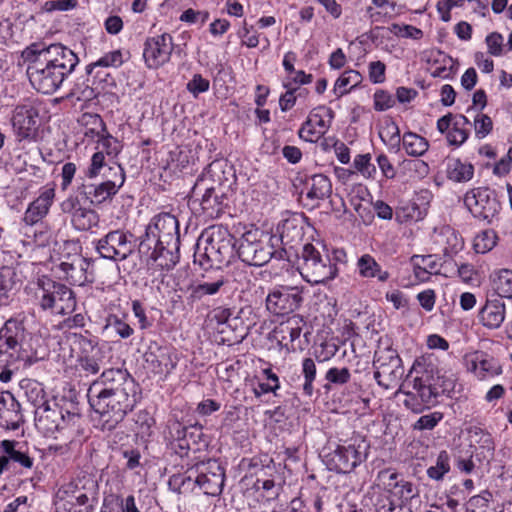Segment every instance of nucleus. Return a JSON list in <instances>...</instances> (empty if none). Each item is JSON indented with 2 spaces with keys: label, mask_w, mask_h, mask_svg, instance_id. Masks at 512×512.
<instances>
[{
  "label": "nucleus",
  "mask_w": 512,
  "mask_h": 512,
  "mask_svg": "<svg viewBox=\"0 0 512 512\" xmlns=\"http://www.w3.org/2000/svg\"><path fill=\"white\" fill-rule=\"evenodd\" d=\"M91 408L100 415L103 431H111L133 410L140 398L138 384L126 370L108 369L87 391Z\"/></svg>",
  "instance_id": "nucleus-1"
},
{
  "label": "nucleus",
  "mask_w": 512,
  "mask_h": 512,
  "mask_svg": "<svg viewBox=\"0 0 512 512\" xmlns=\"http://www.w3.org/2000/svg\"><path fill=\"white\" fill-rule=\"evenodd\" d=\"M21 57L33 88L47 95L60 89L79 62L78 56L61 43L49 46L32 43L22 51Z\"/></svg>",
  "instance_id": "nucleus-2"
},
{
  "label": "nucleus",
  "mask_w": 512,
  "mask_h": 512,
  "mask_svg": "<svg viewBox=\"0 0 512 512\" xmlns=\"http://www.w3.org/2000/svg\"><path fill=\"white\" fill-rule=\"evenodd\" d=\"M408 377L413 378L414 392H405L403 403L414 413L435 406L442 395L450 396L457 381L454 373L439 370L431 356L415 359Z\"/></svg>",
  "instance_id": "nucleus-3"
},
{
  "label": "nucleus",
  "mask_w": 512,
  "mask_h": 512,
  "mask_svg": "<svg viewBox=\"0 0 512 512\" xmlns=\"http://www.w3.org/2000/svg\"><path fill=\"white\" fill-rule=\"evenodd\" d=\"M220 174L224 171L219 164H210L208 169L197 178L191 194L200 201L203 213L209 218L220 217L228 206V195L231 192V185L227 178L223 179Z\"/></svg>",
  "instance_id": "nucleus-4"
},
{
  "label": "nucleus",
  "mask_w": 512,
  "mask_h": 512,
  "mask_svg": "<svg viewBox=\"0 0 512 512\" xmlns=\"http://www.w3.org/2000/svg\"><path fill=\"white\" fill-rule=\"evenodd\" d=\"M32 334L23 319L12 317L0 328V368L23 361L34 364L43 359L30 345Z\"/></svg>",
  "instance_id": "nucleus-5"
},
{
  "label": "nucleus",
  "mask_w": 512,
  "mask_h": 512,
  "mask_svg": "<svg viewBox=\"0 0 512 512\" xmlns=\"http://www.w3.org/2000/svg\"><path fill=\"white\" fill-rule=\"evenodd\" d=\"M234 248L235 238L226 227L211 226L198 239L194 262L201 266L229 262Z\"/></svg>",
  "instance_id": "nucleus-6"
},
{
  "label": "nucleus",
  "mask_w": 512,
  "mask_h": 512,
  "mask_svg": "<svg viewBox=\"0 0 512 512\" xmlns=\"http://www.w3.org/2000/svg\"><path fill=\"white\" fill-rule=\"evenodd\" d=\"M369 449V442L356 435L338 443H329L323 450V461L331 471L350 473L366 461Z\"/></svg>",
  "instance_id": "nucleus-7"
},
{
  "label": "nucleus",
  "mask_w": 512,
  "mask_h": 512,
  "mask_svg": "<svg viewBox=\"0 0 512 512\" xmlns=\"http://www.w3.org/2000/svg\"><path fill=\"white\" fill-rule=\"evenodd\" d=\"M298 270L302 278L312 284H324L338 275V267L332 263L325 246L317 243L304 244Z\"/></svg>",
  "instance_id": "nucleus-8"
},
{
  "label": "nucleus",
  "mask_w": 512,
  "mask_h": 512,
  "mask_svg": "<svg viewBox=\"0 0 512 512\" xmlns=\"http://www.w3.org/2000/svg\"><path fill=\"white\" fill-rule=\"evenodd\" d=\"M38 285L37 298L41 309L56 315H67L75 310V295L65 284L44 277Z\"/></svg>",
  "instance_id": "nucleus-9"
},
{
  "label": "nucleus",
  "mask_w": 512,
  "mask_h": 512,
  "mask_svg": "<svg viewBox=\"0 0 512 512\" xmlns=\"http://www.w3.org/2000/svg\"><path fill=\"white\" fill-rule=\"evenodd\" d=\"M170 244V247L180 244L178 219L170 213L155 215L146 227L144 236L139 243V253H148L152 244Z\"/></svg>",
  "instance_id": "nucleus-10"
},
{
  "label": "nucleus",
  "mask_w": 512,
  "mask_h": 512,
  "mask_svg": "<svg viewBox=\"0 0 512 512\" xmlns=\"http://www.w3.org/2000/svg\"><path fill=\"white\" fill-rule=\"evenodd\" d=\"M273 238L258 229L246 231L239 239V258L250 266L261 267L267 264L273 256Z\"/></svg>",
  "instance_id": "nucleus-11"
},
{
  "label": "nucleus",
  "mask_w": 512,
  "mask_h": 512,
  "mask_svg": "<svg viewBox=\"0 0 512 512\" xmlns=\"http://www.w3.org/2000/svg\"><path fill=\"white\" fill-rule=\"evenodd\" d=\"M111 176L100 183H82L77 186V193L83 199L93 206H99L112 198L118 193L119 189L124 185L126 175L124 168L114 163L108 168Z\"/></svg>",
  "instance_id": "nucleus-12"
},
{
  "label": "nucleus",
  "mask_w": 512,
  "mask_h": 512,
  "mask_svg": "<svg viewBox=\"0 0 512 512\" xmlns=\"http://www.w3.org/2000/svg\"><path fill=\"white\" fill-rule=\"evenodd\" d=\"M373 368L377 384L387 390L395 388L405 372L402 359L392 347H379L375 351Z\"/></svg>",
  "instance_id": "nucleus-13"
},
{
  "label": "nucleus",
  "mask_w": 512,
  "mask_h": 512,
  "mask_svg": "<svg viewBox=\"0 0 512 512\" xmlns=\"http://www.w3.org/2000/svg\"><path fill=\"white\" fill-rule=\"evenodd\" d=\"M10 122L17 141L34 140L40 125L38 106L32 101L16 105L12 110Z\"/></svg>",
  "instance_id": "nucleus-14"
},
{
  "label": "nucleus",
  "mask_w": 512,
  "mask_h": 512,
  "mask_svg": "<svg viewBox=\"0 0 512 512\" xmlns=\"http://www.w3.org/2000/svg\"><path fill=\"white\" fill-rule=\"evenodd\" d=\"M464 204L475 218L487 223H491L500 209L495 192L487 187L473 188L468 191L464 196Z\"/></svg>",
  "instance_id": "nucleus-15"
},
{
  "label": "nucleus",
  "mask_w": 512,
  "mask_h": 512,
  "mask_svg": "<svg viewBox=\"0 0 512 512\" xmlns=\"http://www.w3.org/2000/svg\"><path fill=\"white\" fill-rule=\"evenodd\" d=\"M303 302L302 290L296 286H276L266 296V309L276 316H285L297 310Z\"/></svg>",
  "instance_id": "nucleus-16"
},
{
  "label": "nucleus",
  "mask_w": 512,
  "mask_h": 512,
  "mask_svg": "<svg viewBox=\"0 0 512 512\" xmlns=\"http://www.w3.org/2000/svg\"><path fill=\"white\" fill-rule=\"evenodd\" d=\"M196 487L209 496H219L225 482V469L215 459L196 463Z\"/></svg>",
  "instance_id": "nucleus-17"
},
{
  "label": "nucleus",
  "mask_w": 512,
  "mask_h": 512,
  "mask_svg": "<svg viewBox=\"0 0 512 512\" xmlns=\"http://www.w3.org/2000/svg\"><path fill=\"white\" fill-rule=\"evenodd\" d=\"M134 243L122 230H113L98 240L96 249L102 258L122 261L134 251Z\"/></svg>",
  "instance_id": "nucleus-18"
},
{
  "label": "nucleus",
  "mask_w": 512,
  "mask_h": 512,
  "mask_svg": "<svg viewBox=\"0 0 512 512\" xmlns=\"http://www.w3.org/2000/svg\"><path fill=\"white\" fill-rule=\"evenodd\" d=\"M174 49L169 33L148 37L144 43L143 58L149 69H157L170 60Z\"/></svg>",
  "instance_id": "nucleus-19"
},
{
  "label": "nucleus",
  "mask_w": 512,
  "mask_h": 512,
  "mask_svg": "<svg viewBox=\"0 0 512 512\" xmlns=\"http://www.w3.org/2000/svg\"><path fill=\"white\" fill-rule=\"evenodd\" d=\"M148 367L155 374L169 375L177 365V356L171 346L151 341L144 353Z\"/></svg>",
  "instance_id": "nucleus-20"
},
{
  "label": "nucleus",
  "mask_w": 512,
  "mask_h": 512,
  "mask_svg": "<svg viewBox=\"0 0 512 512\" xmlns=\"http://www.w3.org/2000/svg\"><path fill=\"white\" fill-rule=\"evenodd\" d=\"M61 209L64 213L71 214V222L79 231H88L96 226L99 221L95 210L82 207L76 196H69L61 203Z\"/></svg>",
  "instance_id": "nucleus-21"
},
{
  "label": "nucleus",
  "mask_w": 512,
  "mask_h": 512,
  "mask_svg": "<svg viewBox=\"0 0 512 512\" xmlns=\"http://www.w3.org/2000/svg\"><path fill=\"white\" fill-rule=\"evenodd\" d=\"M24 423L21 404L10 391L0 392V427L17 430Z\"/></svg>",
  "instance_id": "nucleus-22"
},
{
  "label": "nucleus",
  "mask_w": 512,
  "mask_h": 512,
  "mask_svg": "<svg viewBox=\"0 0 512 512\" xmlns=\"http://www.w3.org/2000/svg\"><path fill=\"white\" fill-rule=\"evenodd\" d=\"M55 183L46 184L40 189L39 196L29 204L23 217L27 225H34L42 220L49 212L55 198Z\"/></svg>",
  "instance_id": "nucleus-23"
},
{
  "label": "nucleus",
  "mask_w": 512,
  "mask_h": 512,
  "mask_svg": "<svg viewBox=\"0 0 512 512\" xmlns=\"http://www.w3.org/2000/svg\"><path fill=\"white\" fill-rule=\"evenodd\" d=\"M35 425L39 431L46 435L53 434L67 426L64 416L52 399L35 409Z\"/></svg>",
  "instance_id": "nucleus-24"
},
{
  "label": "nucleus",
  "mask_w": 512,
  "mask_h": 512,
  "mask_svg": "<svg viewBox=\"0 0 512 512\" xmlns=\"http://www.w3.org/2000/svg\"><path fill=\"white\" fill-rule=\"evenodd\" d=\"M306 325L304 318L299 314H293L286 321L281 322L274 330L279 342L288 350H296L295 342L299 340L303 327Z\"/></svg>",
  "instance_id": "nucleus-25"
},
{
  "label": "nucleus",
  "mask_w": 512,
  "mask_h": 512,
  "mask_svg": "<svg viewBox=\"0 0 512 512\" xmlns=\"http://www.w3.org/2000/svg\"><path fill=\"white\" fill-rule=\"evenodd\" d=\"M69 260L62 261L59 264V269L63 273V278L71 285L83 286L85 283L90 282L88 278V268L90 263L86 258L81 255H73L68 258Z\"/></svg>",
  "instance_id": "nucleus-26"
},
{
  "label": "nucleus",
  "mask_w": 512,
  "mask_h": 512,
  "mask_svg": "<svg viewBox=\"0 0 512 512\" xmlns=\"http://www.w3.org/2000/svg\"><path fill=\"white\" fill-rule=\"evenodd\" d=\"M80 354L78 366L86 375H95L100 371V349L97 342L85 337L79 339Z\"/></svg>",
  "instance_id": "nucleus-27"
},
{
  "label": "nucleus",
  "mask_w": 512,
  "mask_h": 512,
  "mask_svg": "<svg viewBox=\"0 0 512 512\" xmlns=\"http://www.w3.org/2000/svg\"><path fill=\"white\" fill-rule=\"evenodd\" d=\"M180 244H176L170 247V244H152V249L148 253H141L146 255L157 267L162 270H171L179 262Z\"/></svg>",
  "instance_id": "nucleus-28"
},
{
  "label": "nucleus",
  "mask_w": 512,
  "mask_h": 512,
  "mask_svg": "<svg viewBox=\"0 0 512 512\" xmlns=\"http://www.w3.org/2000/svg\"><path fill=\"white\" fill-rule=\"evenodd\" d=\"M330 128L329 121L323 119V114L314 108L306 121L301 125L298 135L306 142H317Z\"/></svg>",
  "instance_id": "nucleus-29"
},
{
  "label": "nucleus",
  "mask_w": 512,
  "mask_h": 512,
  "mask_svg": "<svg viewBox=\"0 0 512 512\" xmlns=\"http://www.w3.org/2000/svg\"><path fill=\"white\" fill-rule=\"evenodd\" d=\"M83 485L76 494L74 505L81 508L78 512H93L99 499V485L91 476H83Z\"/></svg>",
  "instance_id": "nucleus-30"
},
{
  "label": "nucleus",
  "mask_w": 512,
  "mask_h": 512,
  "mask_svg": "<svg viewBox=\"0 0 512 512\" xmlns=\"http://www.w3.org/2000/svg\"><path fill=\"white\" fill-rule=\"evenodd\" d=\"M56 407L64 416L67 426H75L81 419V408L78 398L74 391L70 390L61 396H55L53 399Z\"/></svg>",
  "instance_id": "nucleus-31"
},
{
  "label": "nucleus",
  "mask_w": 512,
  "mask_h": 512,
  "mask_svg": "<svg viewBox=\"0 0 512 512\" xmlns=\"http://www.w3.org/2000/svg\"><path fill=\"white\" fill-rule=\"evenodd\" d=\"M505 313V304L500 298H488L479 312V318L483 326L497 329L503 323Z\"/></svg>",
  "instance_id": "nucleus-32"
},
{
  "label": "nucleus",
  "mask_w": 512,
  "mask_h": 512,
  "mask_svg": "<svg viewBox=\"0 0 512 512\" xmlns=\"http://www.w3.org/2000/svg\"><path fill=\"white\" fill-rule=\"evenodd\" d=\"M358 275L365 279H377L378 282L385 283L390 278V273L383 270L376 259L368 253L361 255L356 263Z\"/></svg>",
  "instance_id": "nucleus-33"
},
{
  "label": "nucleus",
  "mask_w": 512,
  "mask_h": 512,
  "mask_svg": "<svg viewBox=\"0 0 512 512\" xmlns=\"http://www.w3.org/2000/svg\"><path fill=\"white\" fill-rule=\"evenodd\" d=\"M2 452L6 455L10 465L18 464L21 468L30 470L34 466V459L29 455L27 450H23V446L16 440H3L0 443Z\"/></svg>",
  "instance_id": "nucleus-34"
},
{
  "label": "nucleus",
  "mask_w": 512,
  "mask_h": 512,
  "mask_svg": "<svg viewBox=\"0 0 512 512\" xmlns=\"http://www.w3.org/2000/svg\"><path fill=\"white\" fill-rule=\"evenodd\" d=\"M306 197L310 200H324L332 194V183L324 174H314L306 180Z\"/></svg>",
  "instance_id": "nucleus-35"
},
{
  "label": "nucleus",
  "mask_w": 512,
  "mask_h": 512,
  "mask_svg": "<svg viewBox=\"0 0 512 512\" xmlns=\"http://www.w3.org/2000/svg\"><path fill=\"white\" fill-rule=\"evenodd\" d=\"M437 241L443 246V254L447 258H453L464 248L462 237L450 226L441 228Z\"/></svg>",
  "instance_id": "nucleus-36"
},
{
  "label": "nucleus",
  "mask_w": 512,
  "mask_h": 512,
  "mask_svg": "<svg viewBox=\"0 0 512 512\" xmlns=\"http://www.w3.org/2000/svg\"><path fill=\"white\" fill-rule=\"evenodd\" d=\"M196 464L184 473H177L170 476L168 486L170 490L178 494L193 492L196 488L195 474Z\"/></svg>",
  "instance_id": "nucleus-37"
},
{
  "label": "nucleus",
  "mask_w": 512,
  "mask_h": 512,
  "mask_svg": "<svg viewBox=\"0 0 512 512\" xmlns=\"http://www.w3.org/2000/svg\"><path fill=\"white\" fill-rule=\"evenodd\" d=\"M427 209L419 206L415 202H406L399 206L395 211V219L400 224L418 222L425 218Z\"/></svg>",
  "instance_id": "nucleus-38"
},
{
  "label": "nucleus",
  "mask_w": 512,
  "mask_h": 512,
  "mask_svg": "<svg viewBox=\"0 0 512 512\" xmlns=\"http://www.w3.org/2000/svg\"><path fill=\"white\" fill-rule=\"evenodd\" d=\"M362 82V75L356 70H346L336 80L333 92L337 98L349 93Z\"/></svg>",
  "instance_id": "nucleus-39"
},
{
  "label": "nucleus",
  "mask_w": 512,
  "mask_h": 512,
  "mask_svg": "<svg viewBox=\"0 0 512 512\" xmlns=\"http://www.w3.org/2000/svg\"><path fill=\"white\" fill-rule=\"evenodd\" d=\"M402 146L409 156L418 157L427 152L429 142L414 132H406L402 137Z\"/></svg>",
  "instance_id": "nucleus-40"
},
{
  "label": "nucleus",
  "mask_w": 512,
  "mask_h": 512,
  "mask_svg": "<svg viewBox=\"0 0 512 512\" xmlns=\"http://www.w3.org/2000/svg\"><path fill=\"white\" fill-rule=\"evenodd\" d=\"M474 175V167L470 163L461 162L459 159H452L447 164V177L454 182H467Z\"/></svg>",
  "instance_id": "nucleus-41"
},
{
  "label": "nucleus",
  "mask_w": 512,
  "mask_h": 512,
  "mask_svg": "<svg viewBox=\"0 0 512 512\" xmlns=\"http://www.w3.org/2000/svg\"><path fill=\"white\" fill-rule=\"evenodd\" d=\"M492 288L498 298L512 299V271L502 269L492 276Z\"/></svg>",
  "instance_id": "nucleus-42"
},
{
  "label": "nucleus",
  "mask_w": 512,
  "mask_h": 512,
  "mask_svg": "<svg viewBox=\"0 0 512 512\" xmlns=\"http://www.w3.org/2000/svg\"><path fill=\"white\" fill-rule=\"evenodd\" d=\"M21 388L27 400L38 409L41 405L46 404L50 400L46 399V392L41 383L36 380H25L22 382Z\"/></svg>",
  "instance_id": "nucleus-43"
},
{
  "label": "nucleus",
  "mask_w": 512,
  "mask_h": 512,
  "mask_svg": "<svg viewBox=\"0 0 512 512\" xmlns=\"http://www.w3.org/2000/svg\"><path fill=\"white\" fill-rule=\"evenodd\" d=\"M115 162H112L111 164L106 161L105 155L103 154V151H97L95 152L90 160V164L85 171V176L88 179H94L98 176H102L105 179L111 178L108 168L113 166Z\"/></svg>",
  "instance_id": "nucleus-44"
},
{
  "label": "nucleus",
  "mask_w": 512,
  "mask_h": 512,
  "mask_svg": "<svg viewBox=\"0 0 512 512\" xmlns=\"http://www.w3.org/2000/svg\"><path fill=\"white\" fill-rule=\"evenodd\" d=\"M302 236L303 227L296 218H290L283 221L280 227V240L282 244H292L301 240Z\"/></svg>",
  "instance_id": "nucleus-45"
},
{
  "label": "nucleus",
  "mask_w": 512,
  "mask_h": 512,
  "mask_svg": "<svg viewBox=\"0 0 512 512\" xmlns=\"http://www.w3.org/2000/svg\"><path fill=\"white\" fill-rule=\"evenodd\" d=\"M469 123L468 118L464 115H459L455 118L453 126L446 136L450 145L460 146L467 140L469 131L464 126Z\"/></svg>",
  "instance_id": "nucleus-46"
},
{
  "label": "nucleus",
  "mask_w": 512,
  "mask_h": 512,
  "mask_svg": "<svg viewBox=\"0 0 512 512\" xmlns=\"http://www.w3.org/2000/svg\"><path fill=\"white\" fill-rule=\"evenodd\" d=\"M83 476L77 477L71 482L62 485L59 487L55 494V498L57 502H64V508H66V503L74 506V499L76 494L81 490L83 485Z\"/></svg>",
  "instance_id": "nucleus-47"
},
{
  "label": "nucleus",
  "mask_w": 512,
  "mask_h": 512,
  "mask_svg": "<svg viewBox=\"0 0 512 512\" xmlns=\"http://www.w3.org/2000/svg\"><path fill=\"white\" fill-rule=\"evenodd\" d=\"M262 375L265 382H258L257 386L253 388L255 396L260 397L267 393H273L277 396V390L280 388L279 377L271 368L263 369Z\"/></svg>",
  "instance_id": "nucleus-48"
},
{
  "label": "nucleus",
  "mask_w": 512,
  "mask_h": 512,
  "mask_svg": "<svg viewBox=\"0 0 512 512\" xmlns=\"http://www.w3.org/2000/svg\"><path fill=\"white\" fill-rule=\"evenodd\" d=\"M222 290L224 289L217 287V285L215 286L212 283H205L196 280V282L189 287L190 293L188 299L191 302L202 301L206 297L219 294Z\"/></svg>",
  "instance_id": "nucleus-49"
},
{
  "label": "nucleus",
  "mask_w": 512,
  "mask_h": 512,
  "mask_svg": "<svg viewBox=\"0 0 512 512\" xmlns=\"http://www.w3.org/2000/svg\"><path fill=\"white\" fill-rule=\"evenodd\" d=\"M473 368L482 378L486 376H496L502 373V369L498 361L487 355L485 357L477 356L475 361H473Z\"/></svg>",
  "instance_id": "nucleus-50"
},
{
  "label": "nucleus",
  "mask_w": 512,
  "mask_h": 512,
  "mask_svg": "<svg viewBox=\"0 0 512 512\" xmlns=\"http://www.w3.org/2000/svg\"><path fill=\"white\" fill-rule=\"evenodd\" d=\"M377 512H413V510L410 501H407V499L387 496L379 500Z\"/></svg>",
  "instance_id": "nucleus-51"
},
{
  "label": "nucleus",
  "mask_w": 512,
  "mask_h": 512,
  "mask_svg": "<svg viewBox=\"0 0 512 512\" xmlns=\"http://www.w3.org/2000/svg\"><path fill=\"white\" fill-rule=\"evenodd\" d=\"M99 92L89 84V79L77 81L68 97L78 102L87 103L98 96Z\"/></svg>",
  "instance_id": "nucleus-52"
},
{
  "label": "nucleus",
  "mask_w": 512,
  "mask_h": 512,
  "mask_svg": "<svg viewBox=\"0 0 512 512\" xmlns=\"http://www.w3.org/2000/svg\"><path fill=\"white\" fill-rule=\"evenodd\" d=\"M450 471V457L447 451L442 450L437 458L435 465L427 469V475L430 479L440 481Z\"/></svg>",
  "instance_id": "nucleus-53"
},
{
  "label": "nucleus",
  "mask_w": 512,
  "mask_h": 512,
  "mask_svg": "<svg viewBox=\"0 0 512 512\" xmlns=\"http://www.w3.org/2000/svg\"><path fill=\"white\" fill-rule=\"evenodd\" d=\"M123 55L121 50H114L106 53L102 57H100L97 61L90 63L86 67V72L88 75H91L93 70L97 67H114L118 68L123 64Z\"/></svg>",
  "instance_id": "nucleus-54"
},
{
  "label": "nucleus",
  "mask_w": 512,
  "mask_h": 512,
  "mask_svg": "<svg viewBox=\"0 0 512 512\" xmlns=\"http://www.w3.org/2000/svg\"><path fill=\"white\" fill-rule=\"evenodd\" d=\"M209 267L210 268L205 269V272L197 280L205 283H212L215 286L217 285V287L226 289L230 283L227 273H225L220 267Z\"/></svg>",
  "instance_id": "nucleus-55"
},
{
  "label": "nucleus",
  "mask_w": 512,
  "mask_h": 512,
  "mask_svg": "<svg viewBox=\"0 0 512 512\" xmlns=\"http://www.w3.org/2000/svg\"><path fill=\"white\" fill-rule=\"evenodd\" d=\"M316 364L312 358H304L302 361V375L304 377L303 392L312 396L314 392L313 382L316 378Z\"/></svg>",
  "instance_id": "nucleus-56"
},
{
  "label": "nucleus",
  "mask_w": 512,
  "mask_h": 512,
  "mask_svg": "<svg viewBox=\"0 0 512 512\" xmlns=\"http://www.w3.org/2000/svg\"><path fill=\"white\" fill-rule=\"evenodd\" d=\"M14 271L9 267H2L0 271V306L9 302L10 291L12 289V277Z\"/></svg>",
  "instance_id": "nucleus-57"
},
{
  "label": "nucleus",
  "mask_w": 512,
  "mask_h": 512,
  "mask_svg": "<svg viewBox=\"0 0 512 512\" xmlns=\"http://www.w3.org/2000/svg\"><path fill=\"white\" fill-rule=\"evenodd\" d=\"M496 244V234L492 230L480 232L474 239L473 247L476 253L484 254Z\"/></svg>",
  "instance_id": "nucleus-58"
},
{
  "label": "nucleus",
  "mask_w": 512,
  "mask_h": 512,
  "mask_svg": "<svg viewBox=\"0 0 512 512\" xmlns=\"http://www.w3.org/2000/svg\"><path fill=\"white\" fill-rule=\"evenodd\" d=\"M98 147L101 148L100 151H103L104 155L106 154L111 159L116 158L122 150L118 139L107 132L99 138Z\"/></svg>",
  "instance_id": "nucleus-59"
},
{
  "label": "nucleus",
  "mask_w": 512,
  "mask_h": 512,
  "mask_svg": "<svg viewBox=\"0 0 512 512\" xmlns=\"http://www.w3.org/2000/svg\"><path fill=\"white\" fill-rule=\"evenodd\" d=\"M242 368L240 360L226 361L217 365L216 372L218 378L224 381L232 382L238 376L239 370Z\"/></svg>",
  "instance_id": "nucleus-60"
},
{
  "label": "nucleus",
  "mask_w": 512,
  "mask_h": 512,
  "mask_svg": "<svg viewBox=\"0 0 512 512\" xmlns=\"http://www.w3.org/2000/svg\"><path fill=\"white\" fill-rule=\"evenodd\" d=\"M107 322V327H110L121 339H127L134 333V329L117 315H110Z\"/></svg>",
  "instance_id": "nucleus-61"
},
{
  "label": "nucleus",
  "mask_w": 512,
  "mask_h": 512,
  "mask_svg": "<svg viewBox=\"0 0 512 512\" xmlns=\"http://www.w3.org/2000/svg\"><path fill=\"white\" fill-rule=\"evenodd\" d=\"M493 495L489 490H483L480 494L472 496L466 506L474 512H487Z\"/></svg>",
  "instance_id": "nucleus-62"
},
{
  "label": "nucleus",
  "mask_w": 512,
  "mask_h": 512,
  "mask_svg": "<svg viewBox=\"0 0 512 512\" xmlns=\"http://www.w3.org/2000/svg\"><path fill=\"white\" fill-rule=\"evenodd\" d=\"M89 118L92 127H87L85 129L84 135L86 138L95 140L98 143L99 138H101L102 135L107 132L106 125L98 114L89 115Z\"/></svg>",
  "instance_id": "nucleus-63"
},
{
  "label": "nucleus",
  "mask_w": 512,
  "mask_h": 512,
  "mask_svg": "<svg viewBox=\"0 0 512 512\" xmlns=\"http://www.w3.org/2000/svg\"><path fill=\"white\" fill-rule=\"evenodd\" d=\"M256 491L263 490L264 494L262 495L266 500H273L279 495V487H276L273 479H260L257 478L253 485Z\"/></svg>",
  "instance_id": "nucleus-64"
}]
</instances>
